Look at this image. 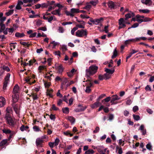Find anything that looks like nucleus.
Returning a JSON list of instances; mask_svg holds the SVG:
<instances>
[{"mask_svg":"<svg viewBox=\"0 0 154 154\" xmlns=\"http://www.w3.org/2000/svg\"><path fill=\"white\" fill-rule=\"evenodd\" d=\"M54 3L53 5H49L48 9L47 10V11H50L54 9L55 8L57 7V6H55L56 3H55V2L54 1Z\"/></svg>","mask_w":154,"mask_h":154,"instance_id":"nucleus-14","label":"nucleus"},{"mask_svg":"<svg viewBox=\"0 0 154 154\" xmlns=\"http://www.w3.org/2000/svg\"><path fill=\"white\" fill-rule=\"evenodd\" d=\"M12 110L11 108L10 107H8L7 108L6 111H7V112L6 113V114H7V113H8L9 115H11L10 113L12 111Z\"/></svg>","mask_w":154,"mask_h":154,"instance_id":"nucleus-57","label":"nucleus"},{"mask_svg":"<svg viewBox=\"0 0 154 154\" xmlns=\"http://www.w3.org/2000/svg\"><path fill=\"white\" fill-rule=\"evenodd\" d=\"M94 153V151L92 149H89L86 151L84 154H92Z\"/></svg>","mask_w":154,"mask_h":154,"instance_id":"nucleus-38","label":"nucleus"},{"mask_svg":"<svg viewBox=\"0 0 154 154\" xmlns=\"http://www.w3.org/2000/svg\"><path fill=\"white\" fill-rule=\"evenodd\" d=\"M141 2L143 4H145L146 5H147L149 4V5H151L152 3V2L151 0H145V1H144V0H142Z\"/></svg>","mask_w":154,"mask_h":154,"instance_id":"nucleus-22","label":"nucleus"},{"mask_svg":"<svg viewBox=\"0 0 154 154\" xmlns=\"http://www.w3.org/2000/svg\"><path fill=\"white\" fill-rule=\"evenodd\" d=\"M44 142V140L40 138H38L36 140V144L37 146H39L40 147H42V143Z\"/></svg>","mask_w":154,"mask_h":154,"instance_id":"nucleus-9","label":"nucleus"},{"mask_svg":"<svg viewBox=\"0 0 154 154\" xmlns=\"http://www.w3.org/2000/svg\"><path fill=\"white\" fill-rule=\"evenodd\" d=\"M117 55V48H116L115 49L113 55L112 56V58L114 59L115 58Z\"/></svg>","mask_w":154,"mask_h":154,"instance_id":"nucleus-39","label":"nucleus"},{"mask_svg":"<svg viewBox=\"0 0 154 154\" xmlns=\"http://www.w3.org/2000/svg\"><path fill=\"white\" fill-rule=\"evenodd\" d=\"M100 130V128L99 127L97 126L95 129V130H94L93 131L94 133H97Z\"/></svg>","mask_w":154,"mask_h":154,"instance_id":"nucleus-64","label":"nucleus"},{"mask_svg":"<svg viewBox=\"0 0 154 154\" xmlns=\"http://www.w3.org/2000/svg\"><path fill=\"white\" fill-rule=\"evenodd\" d=\"M116 151L117 150H118V153L119 154H122V148L121 147L119 148V147L118 146H116Z\"/></svg>","mask_w":154,"mask_h":154,"instance_id":"nucleus-45","label":"nucleus"},{"mask_svg":"<svg viewBox=\"0 0 154 154\" xmlns=\"http://www.w3.org/2000/svg\"><path fill=\"white\" fill-rule=\"evenodd\" d=\"M14 95H12V100L14 103L16 102L18 100V97L17 94H14Z\"/></svg>","mask_w":154,"mask_h":154,"instance_id":"nucleus-24","label":"nucleus"},{"mask_svg":"<svg viewBox=\"0 0 154 154\" xmlns=\"http://www.w3.org/2000/svg\"><path fill=\"white\" fill-rule=\"evenodd\" d=\"M105 71L108 74L110 75L113 74L115 72L114 68H112L111 70L109 69H106Z\"/></svg>","mask_w":154,"mask_h":154,"instance_id":"nucleus-18","label":"nucleus"},{"mask_svg":"<svg viewBox=\"0 0 154 154\" xmlns=\"http://www.w3.org/2000/svg\"><path fill=\"white\" fill-rule=\"evenodd\" d=\"M112 98L110 102L111 103V105H115L117 104L118 102L115 101L116 100H118L120 99V98L118 96L116 95H113L112 96Z\"/></svg>","mask_w":154,"mask_h":154,"instance_id":"nucleus-5","label":"nucleus"},{"mask_svg":"<svg viewBox=\"0 0 154 154\" xmlns=\"http://www.w3.org/2000/svg\"><path fill=\"white\" fill-rule=\"evenodd\" d=\"M144 17L143 16H141L139 14H137L136 15V18H137L136 21L138 22L139 23L143 22V19H141V18H143Z\"/></svg>","mask_w":154,"mask_h":154,"instance_id":"nucleus-11","label":"nucleus"},{"mask_svg":"<svg viewBox=\"0 0 154 154\" xmlns=\"http://www.w3.org/2000/svg\"><path fill=\"white\" fill-rule=\"evenodd\" d=\"M138 107L137 106H134L133 108V110L134 112H136L137 111H138Z\"/></svg>","mask_w":154,"mask_h":154,"instance_id":"nucleus-63","label":"nucleus"},{"mask_svg":"<svg viewBox=\"0 0 154 154\" xmlns=\"http://www.w3.org/2000/svg\"><path fill=\"white\" fill-rule=\"evenodd\" d=\"M6 17H2L0 19V24H4V22L6 20Z\"/></svg>","mask_w":154,"mask_h":154,"instance_id":"nucleus-51","label":"nucleus"},{"mask_svg":"<svg viewBox=\"0 0 154 154\" xmlns=\"http://www.w3.org/2000/svg\"><path fill=\"white\" fill-rule=\"evenodd\" d=\"M54 91L52 89H48L47 90V95L49 96L50 97L52 98L53 97V95L51 93Z\"/></svg>","mask_w":154,"mask_h":154,"instance_id":"nucleus-23","label":"nucleus"},{"mask_svg":"<svg viewBox=\"0 0 154 154\" xmlns=\"http://www.w3.org/2000/svg\"><path fill=\"white\" fill-rule=\"evenodd\" d=\"M5 119L7 124L9 125L10 128H14L16 126L17 124L16 121L14 119L11 117V115H9L8 113L6 114Z\"/></svg>","mask_w":154,"mask_h":154,"instance_id":"nucleus-2","label":"nucleus"},{"mask_svg":"<svg viewBox=\"0 0 154 154\" xmlns=\"http://www.w3.org/2000/svg\"><path fill=\"white\" fill-rule=\"evenodd\" d=\"M97 0H96V1H91L90 2V3L93 6H95L97 3Z\"/></svg>","mask_w":154,"mask_h":154,"instance_id":"nucleus-58","label":"nucleus"},{"mask_svg":"<svg viewBox=\"0 0 154 154\" xmlns=\"http://www.w3.org/2000/svg\"><path fill=\"white\" fill-rule=\"evenodd\" d=\"M43 18L45 20H48L49 22L51 23V22L53 20V16H51L49 18L48 17H46L45 15H44Z\"/></svg>","mask_w":154,"mask_h":154,"instance_id":"nucleus-27","label":"nucleus"},{"mask_svg":"<svg viewBox=\"0 0 154 154\" xmlns=\"http://www.w3.org/2000/svg\"><path fill=\"white\" fill-rule=\"evenodd\" d=\"M133 116L134 119L136 121H138L140 119V116L138 115L133 114Z\"/></svg>","mask_w":154,"mask_h":154,"instance_id":"nucleus-47","label":"nucleus"},{"mask_svg":"<svg viewBox=\"0 0 154 154\" xmlns=\"http://www.w3.org/2000/svg\"><path fill=\"white\" fill-rule=\"evenodd\" d=\"M29 128L28 126H25L24 125H22L20 128V130L22 131H24V130L26 131L27 129Z\"/></svg>","mask_w":154,"mask_h":154,"instance_id":"nucleus-33","label":"nucleus"},{"mask_svg":"<svg viewBox=\"0 0 154 154\" xmlns=\"http://www.w3.org/2000/svg\"><path fill=\"white\" fill-rule=\"evenodd\" d=\"M78 107H82V108H76L75 109V111L76 112H79L81 111H84L87 108L86 106H83L82 105L79 104L78 105Z\"/></svg>","mask_w":154,"mask_h":154,"instance_id":"nucleus-8","label":"nucleus"},{"mask_svg":"<svg viewBox=\"0 0 154 154\" xmlns=\"http://www.w3.org/2000/svg\"><path fill=\"white\" fill-rule=\"evenodd\" d=\"M2 69L4 70V72L5 70L6 71L8 72H9L10 71V69L9 67L5 65H3L2 66Z\"/></svg>","mask_w":154,"mask_h":154,"instance_id":"nucleus-42","label":"nucleus"},{"mask_svg":"<svg viewBox=\"0 0 154 154\" xmlns=\"http://www.w3.org/2000/svg\"><path fill=\"white\" fill-rule=\"evenodd\" d=\"M139 11L140 13H148L150 12V10L147 9H139Z\"/></svg>","mask_w":154,"mask_h":154,"instance_id":"nucleus-35","label":"nucleus"},{"mask_svg":"<svg viewBox=\"0 0 154 154\" xmlns=\"http://www.w3.org/2000/svg\"><path fill=\"white\" fill-rule=\"evenodd\" d=\"M52 110L55 111L58 110H59V109L56 107L55 106V105L54 104H53L52 105V107L51 108Z\"/></svg>","mask_w":154,"mask_h":154,"instance_id":"nucleus-52","label":"nucleus"},{"mask_svg":"<svg viewBox=\"0 0 154 154\" xmlns=\"http://www.w3.org/2000/svg\"><path fill=\"white\" fill-rule=\"evenodd\" d=\"M104 77H105L106 80L110 78L111 75L107 73L103 74Z\"/></svg>","mask_w":154,"mask_h":154,"instance_id":"nucleus-50","label":"nucleus"},{"mask_svg":"<svg viewBox=\"0 0 154 154\" xmlns=\"http://www.w3.org/2000/svg\"><path fill=\"white\" fill-rule=\"evenodd\" d=\"M103 20V18L102 17L100 18L95 19V25H98L101 23Z\"/></svg>","mask_w":154,"mask_h":154,"instance_id":"nucleus-25","label":"nucleus"},{"mask_svg":"<svg viewBox=\"0 0 154 154\" xmlns=\"http://www.w3.org/2000/svg\"><path fill=\"white\" fill-rule=\"evenodd\" d=\"M54 3V1H48L47 3H43L41 5V8L43 9L44 8H47L49 5H52Z\"/></svg>","mask_w":154,"mask_h":154,"instance_id":"nucleus-7","label":"nucleus"},{"mask_svg":"<svg viewBox=\"0 0 154 154\" xmlns=\"http://www.w3.org/2000/svg\"><path fill=\"white\" fill-rule=\"evenodd\" d=\"M135 16V14L133 12H130L126 14L125 15V20H127L128 19L131 18V17H134Z\"/></svg>","mask_w":154,"mask_h":154,"instance_id":"nucleus-10","label":"nucleus"},{"mask_svg":"<svg viewBox=\"0 0 154 154\" xmlns=\"http://www.w3.org/2000/svg\"><path fill=\"white\" fill-rule=\"evenodd\" d=\"M33 128L34 131H40L38 127L36 125L34 126Z\"/></svg>","mask_w":154,"mask_h":154,"instance_id":"nucleus-55","label":"nucleus"},{"mask_svg":"<svg viewBox=\"0 0 154 154\" xmlns=\"http://www.w3.org/2000/svg\"><path fill=\"white\" fill-rule=\"evenodd\" d=\"M100 105H101V103L99 102V101H97V102L94 103L91 105V107L93 109H94L97 108Z\"/></svg>","mask_w":154,"mask_h":154,"instance_id":"nucleus-15","label":"nucleus"},{"mask_svg":"<svg viewBox=\"0 0 154 154\" xmlns=\"http://www.w3.org/2000/svg\"><path fill=\"white\" fill-rule=\"evenodd\" d=\"M146 148L150 151L152 150V146L150 143H148L146 146Z\"/></svg>","mask_w":154,"mask_h":154,"instance_id":"nucleus-43","label":"nucleus"},{"mask_svg":"<svg viewBox=\"0 0 154 154\" xmlns=\"http://www.w3.org/2000/svg\"><path fill=\"white\" fill-rule=\"evenodd\" d=\"M2 130L3 132L6 134H9L11 132V131L10 129H6L5 128L3 129Z\"/></svg>","mask_w":154,"mask_h":154,"instance_id":"nucleus-32","label":"nucleus"},{"mask_svg":"<svg viewBox=\"0 0 154 154\" xmlns=\"http://www.w3.org/2000/svg\"><path fill=\"white\" fill-rule=\"evenodd\" d=\"M65 13L66 14V15L67 16H70L71 17H73L74 16V15L72 13H70V12L67 11H65Z\"/></svg>","mask_w":154,"mask_h":154,"instance_id":"nucleus-54","label":"nucleus"},{"mask_svg":"<svg viewBox=\"0 0 154 154\" xmlns=\"http://www.w3.org/2000/svg\"><path fill=\"white\" fill-rule=\"evenodd\" d=\"M67 119L72 124H74L75 122V119L72 116H68Z\"/></svg>","mask_w":154,"mask_h":154,"instance_id":"nucleus-26","label":"nucleus"},{"mask_svg":"<svg viewBox=\"0 0 154 154\" xmlns=\"http://www.w3.org/2000/svg\"><path fill=\"white\" fill-rule=\"evenodd\" d=\"M63 112L65 114H68L69 112V109L67 107H63L62 109Z\"/></svg>","mask_w":154,"mask_h":154,"instance_id":"nucleus-28","label":"nucleus"},{"mask_svg":"<svg viewBox=\"0 0 154 154\" xmlns=\"http://www.w3.org/2000/svg\"><path fill=\"white\" fill-rule=\"evenodd\" d=\"M110 99L111 97H108L102 100V102L104 104H105V102L107 103L109 102L110 100Z\"/></svg>","mask_w":154,"mask_h":154,"instance_id":"nucleus-34","label":"nucleus"},{"mask_svg":"<svg viewBox=\"0 0 154 154\" xmlns=\"http://www.w3.org/2000/svg\"><path fill=\"white\" fill-rule=\"evenodd\" d=\"M62 50L63 52H64L67 50V47L66 45H63L62 47Z\"/></svg>","mask_w":154,"mask_h":154,"instance_id":"nucleus-62","label":"nucleus"},{"mask_svg":"<svg viewBox=\"0 0 154 154\" xmlns=\"http://www.w3.org/2000/svg\"><path fill=\"white\" fill-rule=\"evenodd\" d=\"M14 11V10H9L8 12L5 13V14L7 16H9L12 14Z\"/></svg>","mask_w":154,"mask_h":154,"instance_id":"nucleus-37","label":"nucleus"},{"mask_svg":"<svg viewBox=\"0 0 154 154\" xmlns=\"http://www.w3.org/2000/svg\"><path fill=\"white\" fill-rule=\"evenodd\" d=\"M33 31L32 30H30L27 32V33L28 34H30L29 36L30 38H33L35 37L37 34V32H35L34 33H32Z\"/></svg>","mask_w":154,"mask_h":154,"instance_id":"nucleus-13","label":"nucleus"},{"mask_svg":"<svg viewBox=\"0 0 154 154\" xmlns=\"http://www.w3.org/2000/svg\"><path fill=\"white\" fill-rule=\"evenodd\" d=\"M91 7V6L90 5H87L85 7L83 8V9H86L88 10H89Z\"/></svg>","mask_w":154,"mask_h":154,"instance_id":"nucleus-60","label":"nucleus"},{"mask_svg":"<svg viewBox=\"0 0 154 154\" xmlns=\"http://www.w3.org/2000/svg\"><path fill=\"white\" fill-rule=\"evenodd\" d=\"M51 13L54 15H57L59 16H60L61 15V14H60V13H58L57 11V10H55L52 11L51 12Z\"/></svg>","mask_w":154,"mask_h":154,"instance_id":"nucleus-40","label":"nucleus"},{"mask_svg":"<svg viewBox=\"0 0 154 154\" xmlns=\"http://www.w3.org/2000/svg\"><path fill=\"white\" fill-rule=\"evenodd\" d=\"M63 134L64 135L66 136H68L69 135L70 137H72L73 135V134L70 133L69 131H68L66 132H64Z\"/></svg>","mask_w":154,"mask_h":154,"instance_id":"nucleus-41","label":"nucleus"},{"mask_svg":"<svg viewBox=\"0 0 154 154\" xmlns=\"http://www.w3.org/2000/svg\"><path fill=\"white\" fill-rule=\"evenodd\" d=\"M31 95L33 99L34 100H37L38 97L36 94H34V93H32L31 94Z\"/></svg>","mask_w":154,"mask_h":154,"instance_id":"nucleus-46","label":"nucleus"},{"mask_svg":"<svg viewBox=\"0 0 154 154\" xmlns=\"http://www.w3.org/2000/svg\"><path fill=\"white\" fill-rule=\"evenodd\" d=\"M88 32L86 29H81L78 30L75 33L76 36L79 37H83L84 36H86Z\"/></svg>","mask_w":154,"mask_h":154,"instance_id":"nucleus-3","label":"nucleus"},{"mask_svg":"<svg viewBox=\"0 0 154 154\" xmlns=\"http://www.w3.org/2000/svg\"><path fill=\"white\" fill-rule=\"evenodd\" d=\"M143 18V22H144L150 21L152 20V19L151 18L147 17H145L144 16V17Z\"/></svg>","mask_w":154,"mask_h":154,"instance_id":"nucleus-44","label":"nucleus"},{"mask_svg":"<svg viewBox=\"0 0 154 154\" xmlns=\"http://www.w3.org/2000/svg\"><path fill=\"white\" fill-rule=\"evenodd\" d=\"M11 74L9 73L7 74V75L4 78V81L3 83V89L5 90L6 89V88L7 86L8 82L9 81L10 77Z\"/></svg>","mask_w":154,"mask_h":154,"instance_id":"nucleus-4","label":"nucleus"},{"mask_svg":"<svg viewBox=\"0 0 154 154\" xmlns=\"http://www.w3.org/2000/svg\"><path fill=\"white\" fill-rule=\"evenodd\" d=\"M135 42V38L132 39H128V40H126L125 42L124 43L125 45H127L130 42Z\"/></svg>","mask_w":154,"mask_h":154,"instance_id":"nucleus-30","label":"nucleus"},{"mask_svg":"<svg viewBox=\"0 0 154 154\" xmlns=\"http://www.w3.org/2000/svg\"><path fill=\"white\" fill-rule=\"evenodd\" d=\"M7 139H4L2 140L0 143V147H3L5 145H8Z\"/></svg>","mask_w":154,"mask_h":154,"instance_id":"nucleus-19","label":"nucleus"},{"mask_svg":"<svg viewBox=\"0 0 154 154\" xmlns=\"http://www.w3.org/2000/svg\"><path fill=\"white\" fill-rule=\"evenodd\" d=\"M145 89L146 91H151V89L150 86L148 85H147Z\"/></svg>","mask_w":154,"mask_h":154,"instance_id":"nucleus-59","label":"nucleus"},{"mask_svg":"<svg viewBox=\"0 0 154 154\" xmlns=\"http://www.w3.org/2000/svg\"><path fill=\"white\" fill-rule=\"evenodd\" d=\"M15 36L16 37L18 38H21L25 36L23 33H20L19 32H16L15 34Z\"/></svg>","mask_w":154,"mask_h":154,"instance_id":"nucleus-29","label":"nucleus"},{"mask_svg":"<svg viewBox=\"0 0 154 154\" xmlns=\"http://www.w3.org/2000/svg\"><path fill=\"white\" fill-rule=\"evenodd\" d=\"M47 68L46 66H40L38 67V70L40 71L46 69Z\"/></svg>","mask_w":154,"mask_h":154,"instance_id":"nucleus-48","label":"nucleus"},{"mask_svg":"<svg viewBox=\"0 0 154 154\" xmlns=\"http://www.w3.org/2000/svg\"><path fill=\"white\" fill-rule=\"evenodd\" d=\"M93 85V83L91 82L89 83V85L86 87L85 91L87 93H89L91 91L90 88Z\"/></svg>","mask_w":154,"mask_h":154,"instance_id":"nucleus-21","label":"nucleus"},{"mask_svg":"<svg viewBox=\"0 0 154 154\" xmlns=\"http://www.w3.org/2000/svg\"><path fill=\"white\" fill-rule=\"evenodd\" d=\"M98 67L96 66L92 65L90 66L88 69L86 70V75L87 79L86 82L92 83V80L90 76L95 74L97 72Z\"/></svg>","mask_w":154,"mask_h":154,"instance_id":"nucleus-1","label":"nucleus"},{"mask_svg":"<svg viewBox=\"0 0 154 154\" xmlns=\"http://www.w3.org/2000/svg\"><path fill=\"white\" fill-rule=\"evenodd\" d=\"M57 69L58 71V72L59 73H61L64 70V68L61 64L57 66Z\"/></svg>","mask_w":154,"mask_h":154,"instance_id":"nucleus-16","label":"nucleus"},{"mask_svg":"<svg viewBox=\"0 0 154 154\" xmlns=\"http://www.w3.org/2000/svg\"><path fill=\"white\" fill-rule=\"evenodd\" d=\"M36 62V60L35 59H34L33 60H31L29 61V65L31 66L32 65L33 63H35Z\"/></svg>","mask_w":154,"mask_h":154,"instance_id":"nucleus-49","label":"nucleus"},{"mask_svg":"<svg viewBox=\"0 0 154 154\" xmlns=\"http://www.w3.org/2000/svg\"><path fill=\"white\" fill-rule=\"evenodd\" d=\"M108 5L109 8L111 9H114L115 6V4L113 2L110 1L108 3Z\"/></svg>","mask_w":154,"mask_h":154,"instance_id":"nucleus-20","label":"nucleus"},{"mask_svg":"<svg viewBox=\"0 0 154 154\" xmlns=\"http://www.w3.org/2000/svg\"><path fill=\"white\" fill-rule=\"evenodd\" d=\"M125 20L123 18H120L119 20V29H120L121 28H124L126 26L125 24L124 23Z\"/></svg>","mask_w":154,"mask_h":154,"instance_id":"nucleus-6","label":"nucleus"},{"mask_svg":"<svg viewBox=\"0 0 154 154\" xmlns=\"http://www.w3.org/2000/svg\"><path fill=\"white\" fill-rule=\"evenodd\" d=\"M60 142V140L58 138H57L55 140V142L54 143V145L55 146H57L58 145L59 142Z\"/></svg>","mask_w":154,"mask_h":154,"instance_id":"nucleus-61","label":"nucleus"},{"mask_svg":"<svg viewBox=\"0 0 154 154\" xmlns=\"http://www.w3.org/2000/svg\"><path fill=\"white\" fill-rule=\"evenodd\" d=\"M19 87L18 85H16L13 89V93L14 94H17L18 92V91H19Z\"/></svg>","mask_w":154,"mask_h":154,"instance_id":"nucleus-17","label":"nucleus"},{"mask_svg":"<svg viewBox=\"0 0 154 154\" xmlns=\"http://www.w3.org/2000/svg\"><path fill=\"white\" fill-rule=\"evenodd\" d=\"M135 42L139 41L141 40H146L147 39V38L145 37H140L139 38H135Z\"/></svg>","mask_w":154,"mask_h":154,"instance_id":"nucleus-36","label":"nucleus"},{"mask_svg":"<svg viewBox=\"0 0 154 154\" xmlns=\"http://www.w3.org/2000/svg\"><path fill=\"white\" fill-rule=\"evenodd\" d=\"M14 109L17 114L19 113V106L18 104H15L13 106Z\"/></svg>","mask_w":154,"mask_h":154,"instance_id":"nucleus-12","label":"nucleus"},{"mask_svg":"<svg viewBox=\"0 0 154 154\" xmlns=\"http://www.w3.org/2000/svg\"><path fill=\"white\" fill-rule=\"evenodd\" d=\"M78 29V28L77 27H74L71 30V32L72 35H74V32H75L76 30Z\"/></svg>","mask_w":154,"mask_h":154,"instance_id":"nucleus-56","label":"nucleus"},{"mask_svg":"<svg viewBox=\"0 0 154 154\" xmlns=\"http://www.w3.org/2000/svg\"><path fill=\"white\" fill-rule=\"evenodd\" d=\"M71 12L72 14L78 13L79 12V11L78 9L72 8L71 9Z\"/></svg>","mask_w":154,"mask_h":154,"instance_id":"nucleus-31","label":"nucleus"},{"mask_svg":"<svg viewBox=\"0 0 154 154\" xmlns=\"http://www.w3.org/2000/svg\"><path fill=\"white\" fill-rule=\"evenodd\" d=\"M106 96V94H102L97 99V101H100V100L102 99L103 98Z\"/></svg>","mask_w":154,"mask_h":154,"instance_id":"nucleus-53","label":"nucleus"}]
</instances>
